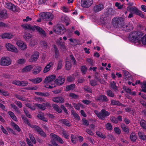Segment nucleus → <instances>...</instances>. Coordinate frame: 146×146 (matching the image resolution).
<instances>
[{
    "label": "nucleus",
    "instance_id": "37998d69",
    "mask_svg": "<svg viewBox=\"0 0 146 146\" xmlns=\"http://www.w3.org/2000/svg\"><path fill=\"white\" fill-rule=\"evenodd\" d=\"M54 50L55 57L56 58H58L59 56V50L56 46H54Z\"/></svg>",
    "mask_w": 146,
    "mask_h": 146
},
{
    "label": "nucleus",
    "instance_id": "39448f33",
    "mask_svg": "<svg viewBox=\"0 0 146 146\" xmlns=\"http://www.w3.org/2000/svg\"><path fill=\"white\" fill-rule=\"evenodd\" d=\"M41 18L44 21H50L54 18V15L51 13L43 12L40 14Z\"/></svg>",
    "mask_w": 146,
    "mask_h": 146
},
{
    "label": "nucleus",
    "instance_id": "7ed1b4c3",
    "mask_svg": "<svg viewBox=\"0 0 146 146\" xmlns=\"http://www.w3.org/2000/svg\"><path fill=\"white\" fill-rule=\"evenodd\" d=\"M2 3L5 7L13 12H17L19 11L20 9L18 7L9 2L7 0H3Z\"/></svg>",
    "mask_w": 146,
    "mask_h": 146
},
{
    "label": "nucleus",
    "instance_id": "58836bf2",
    "mask_svg": "<svg viewBox=\"0 0 146 146\" xmlns=\"http://www.w3.org/2000/svg\"><path fill=\"white\" fill-rule=\"evenodd\" d=\"M66 69L67 70H70L72 67V65L71 62L69 61H66Z\"/></svg>",
    "mask_w": 146,
    "mask_h": 146
},
{
    "label": "nucleus",
    "instance_id": "79ce46f5",
    "mask_svg": "<svg viewBox=\"0 0 146 146\" xmlns=\"http://www.w3.org/2000/svg\"><path fill=\"white\" fill-rule=\"evenodd\" d=\"M61 121L63 123L68 127L70 126L71 125V124L70 123L69 121L66 119H62Z\"/></svg>",
    "mask_w": 146,
    "mask_h": 146
},
{
    "label": "nucleus",
    "instance_id": "5fc2aeb1",
    "mask_svg": "<svg viewBox=\"0 0 146 146\" xmlns=\"http://www.w3.org/2000/svg\"><path fill=\"white\" fill-rule=\"evenodd\" d=\"M142 92L145 93L146 92V81L143 82L142 85L141 86Z\"/></svg>",
    "mask_w": 146,
    "mask_h": 146
},
{
    "label": "nucleus",
    "instance_id": "20e7f679",
    "mask_svg": "<svg viewBox=\"0 0 146 146\" xmlns=\"http://www.w3.org/2000/svg\"><path fill=\"white\" fill-rule=\"evenodd\" d=\"M94 112L97 117L102 120H105L110 114V112L106 111L104 109L101 110L100 112H98L96 110Z\"/></svg>",
    "mask_w": 146,
    "mask_h": 146
},
{
    "label": "nucleus",
    "instance_id": "2f4dec72",
    "mask_svg": "<svg viewBox=\"0 0 146 146\" xmlns=\"http://www.w3.org/2000/svg\"><path fill=\"white\" fill-rule=\"evenodd\" d=\"M13 35L11 33H5L2 34L1 36L3 38H12Z\"/></svg>",
    "mask_w": 146,
    "mask_h": 146
},
{
    "label": "nucleus",
    "instance_id": "c756f323",
    "mask_svg": "<svg viewBox=\"0 0 146 146\" xmlns=\"http://www.w3.org/2000/svg\"><path fill=\"white\" fill-rule=\"evenodd\" d=\"M52 107L54 110L60 113L62 112V110L60 108L59 106L57 104H54L52 105Z\"/></svg>",
    "mask_w": 146,
    "mask_h": 146
},
{
    "label": "nucleus",
    "instance_id": "cd10ccee",
    "mask_svg": "<svg viewBox=\"0 0 146 146\" xmlns=\"http://www.w3.org/2000/svg\"><path fill=\"white\" fill-rule=\"evenodd\" d=\"M29 80L35 84H37L42 81V79L41 78L37 77L35 78L29 79Z\"/></svg>",
    "mask_w": 146,
    "mask_h": 146
},
{
    "label": "nucleus",
    "instance_id": "680f3d73",
    "mask_svg": "<svg viewBox=\"0 0 146 146\" xmlns=\"http://www.w3.org/2000/svg\"><path fill=\"white\" fill-rule=\"evenodd\" d=\"M62 133L63 134V135L64 138L68 139H69V135L68 133H67L66 131L65 130H62Z\"/></svg>",
    "mask_w": 146,
    "mask_h": 146
},
{
    "label": "nucleus",
    "instance_id": "393cba45",
    "mask_svg": "<svg viewBox=\"0 0 146 146\" xmlns=\"http://www.w3.org/2000/svg\"><path fill=\"white\" fill-rule=\"evenodd\" d=\"M41 70V68L40 66H36L33 69V73L35 75L37 74L40 73Z\"/></svg>",
    "mask_w": 146,
    "mask_h": 146
},
{
    "label": "nucleus",
    "instance_id": "c9c22d12",
    "mask_svg": "<svg viewBox=\"0 0 146 146\" xmlns=\"http://www.w3.org/2000/svg\"><path fill=\"white\" fill-rule=\"evenodd\" d=\"M138 135L141 139L143 141H146V135L143 133L139 132L138 133Z\"/></svg>",
    "mask_w": 146,
    "mask_h": 146
},
{
    "label": "nucleus",
    "instance_id": "774afa93",
    "mask_svg": "<svg viewBox=\"0 0 146 146\" xmlns=\"http://www.w3.org/2000/svg\"><path fill=\"white\" fill-rule=\"evenodd\" d=\"M87 70V68L85 66H82L81 68V71L84 74H85Z\"/></svg>",
    "mask_w": 146,
    "mask_h": 146
},
{
    "label": "nucleus",
    "instance_id": "ddd939ff",
    "mask_svg": "<svg viewBox=\"0 0 146 146\" xmlns=\"http://www.w3.org/2000/svg\"><path fill=\"white\" fill-rule=\"evenodd\" d=\"M5 47L7 48L8 50L9 51L16 53H17L18 52L17 49L13 45L10 43H7L6 44Z\"/></svg>",
    "mask_w": 146,
    "mask_h": 146
},
{
    "label": "nucleus",
    "instance_id": "e2e57ef3",
    "mask_svg": "<svg viewBox=\"0 0 146 146\" xmlns=\"http://www.w3.org/2000/svg\"><path fill=\"white\" fill-rule=\"evenodd\" d=\"M69 96L75 99H77L78 98V96L73 93H70L69 95Z\"/></svg>",
    "mask_w": 146,
    "mask_h": 146
},
{
    "label": "nucleus",
    "instance_id": "f257e3e1",
    "mask_svg": "<svg viewBox=\"0 0 146 146\" xmlns=\"http://www.w3.org/2000/svg\"><path fill=\"white\" fill-rule=\"evenodd\" d=\"M144 33L141 31H133L130 33L128 36L129 39L131 42L140 44L142 43L146 45V35L143 36Z\"/></svg>",
    "mask_w": 146,
    "mask_h": 146
},
{
    "label": "nucleus",
    "instance_id": "864d4df0",
    "mask_svg": "<svg viewBox=\"0 0 146 146\" xmlns=\"http://www.w3.org/2000/svg\"><path fill=\"white\" fill-rule=\"evenodd\" d=\"M15 96L18 99L22 101H25V97H23L21 96H20L18 94H15Z\"/></svg>",
    "mask_w": 146,
    "mask_h": 146
},
{
    "label": "nucleus",
    "instance_id": "49530a36",
    "mask_svg": "<svg viewBox=\"0 0 146 146\" xmlns=\"http://www.w3.org/2000/svg\"><path fill=\"white\" fill-rule=\"evenodd\" d=\"M33 67L31 65H29L25 67L23 69V72H28L30 71L33 68Z\"/></svg>",
    "mask_w": 146,
    "mask_h": 146
},
{
    "label": "nucleus",
    "instance_id": "1a4fd4ad",
    "mask_svg": "<svg viewBox=\"0 0 146 146\" xmlns=\"http://www.w3.org/2000/svg\"><path fill=\"white\" fill-rule=\"evenodd\" d=\"M93 3V0H81V6L84 8H88L90 7Z\"/></svg>",
    "mask_w": 146,
    "mask_h": 146
},
{
    "label": "nucleus",
    "instance_id": "aec40b11",
    "mask_svg": "<svg viewBox=\"0 0 146 146\" xmlns=\"http://www.w3.org/2000/svg\"><path fill=\"white\" fill-rule=\"evenodd\" d=\"M106 15L108 16H112L115 13V11L113 9L111 8L107 9L106 10Z\"/></svg>",
    "mask_w": 146,
    "mask_h": 146
},
{
    "label": "nucleus",
    "instance_id": "c85d7f7f",
    "mask_svg": "<svg viewBox=\"0 0 146 146\" xmlns=\"http://www.w3.org/2000/svg\"><path fill=\"white\" fill-rule=\"evenodd\" d=\"M0 16L1 18H5L7 17V11L5 9L0 10Z\"/></svg>",
    "mask_w": 146,
    "mask_h": 146
},
{
    "label": "nucleus",
    "instance_id": "338daca9",
    "mask_svg": "<svg viewBox=\"0 0 146 146\" xmlns=\"http://www.w3.org/2000/svg\"><path fill=\"white\" fill-rule=\"evenodd\" d=\"M26 106L30 108L31 109L33 110H34L36 109L35 106H33L31 104L29 103H27L26 104Z\"/></svg>",
    "mask_w": 146,
    "mask_h": 146
},
{
    "label": "nucleus",
    "instance_id": "052dcab7",
    "mask_svg": "<svg viewBox=\"0 0 146 146\" xmlns=\"http://www.w3.org/2000/svg\"><path fill=\"white\" fill-rule=\"evenodd\" d=\"M105 126L108 130H111L112 129V126L110 123H107L105 125Z\"/></svg>",
    "mask_w": 146,
    "mask_h": 146
},
{
    "label": "nucleus",
    "instance_id": "f8f14e48",
    "mask_svg": "<svg viewBox=\"0 0 146 146\" xmlns=\"http://www.w3.org/2000/svg\"><path fill=\"white\" fill-rule=\"evenodd\" d=\"M96 100L98 101L102 102H108L109 99L107 97L104 95L101 94L98 96H97L96 98Z\"/></svg>",
    "mask_w": 146,
    "mask_h": 146
},
{
    "label": "nucleus",
    "instance_id": "9b49d317",
    "mask_svg": "<svg viewBox=\"0 0 146 146\" xmlns=\"http://www.w3.org/2000/svg\"><path fill=\"white\" fill-rule=\"evenodd\" d=\"M66 31V29L63 26L59 25L54 30V31L57 34L60 35L63 34Z\"/></svg>",
    "mask_w": 146,
    "mask_h": 146
},
{
    "label": "nucleus",
    "instance_id": "0e129e2a",
    "mask_svg": "<svg viewBox=\"0 0 146 146\" xmlns=\"http://www.w3.org/2000/svg\"><path fill=\"white\" fill-rule=\"evenodd\" d=\"M21 117L22 119L24 120L25 122L31 127V125H30V123L29 122V120L27 119L26 117L24 115H22Z\"/></svg>",
    "mask_w": 146,
    "mask_h": 146
},
{
    "label": "nucleus",
    "instance_id": "13d9d810",
    "mask_svg": "<svg viewBox=\"0 0 146 146\" xmlns=\"http://www.w3.org/2000/svg\"><path fill=\"white\" fill-rule=\"evenodd\" d=\"M84 89L85 91H87L89 93H92V89L89 86H85L84 87Z\"/></svg>",
    "mask_w": 146,
    "mask_h": 146
},
{
    "label": "nucleus",
    "instance_id": "5701e85b",
    "mask_svg": "<svg viewBox=\"0 0 146 146\" xmlns=\"http://www.w3.org/2000/svg\"><path fill=\"white\" fill-rule=\"evenodd\" d=\"M122 30L124 31L128 32L131 30L133 29V27L132 25L130 23L128 24L127 25H123Z\"/></svg>",
    "mask_w": 146,
    "mask_h": 146
},
{
    "label": "nucleus",
    "instance_id": "b1692460",
    "mask_svg": "<svg viewBox=\"0 0 146 146\" xmlns=\"http://www.w3.org/2000/svg\"><path fill=\"white\" fill-rule=\"evenodd\" d=\"M111 104L112 105L121 106L123 107H125L126 106L121 103L118 100H111Z\"/></svg>",
    "mask_w": 146,
    "mask_h": 146
},
{
    "label": "nucleus",
    "instance_id": "bb28decb",
    "mask_svg": "<svg viewBox=\"0 0 146 146\" xmlns=\"http://www.w3.org/2000/svg\"><path fill=\"white\" fill-rule=\"evenodd\" d=\"M73 106L75 108V109L77 110H79L80 109V107L83 108V105L80 103H78L77 104L73 102L72 103Z\"/></svg>",
    "mask_w": 146,
    "mask_h": 146
},
{
    "label": "nucleus",
    "instance_id": "2eb2a0df",
    "mask_svg": "<svg viewBox=\"0 0 146 146\" xmlns=\"http://www.w3.org/2000/svg\"><path fill=\"white\" fill-rule=\"evenodd\" d=\"M127 10L133 14H135L136 15L137 14V13L139 11L135 7H132L130 6H128L127 7Z\"/></svg>",
    "mask_w": 146,
    "mask_h": 146
},
{
    "label": "nucleus",
    "instance_id": "c03bdc74",
    "mask_svg": "<svg viewBox=\"0 0 146 146\" xmlns=\"http://www.w3.org/2000/svg\"><path fill=\"white\" fill-rule=\"evenodd\" d=\"M11 106L13 108L17 113L20 114V113L19 109L15 104H11Z\"/></svg>",
    "mask_w": 146,
    "mask_h": 146
},
{
    "label": "nucleus",
    "instance_id": "423d86ee",
    "mask_svg": "<svg viewBox=\"0 0 146 146\" xmlns=\"http://www.w3.org/2000/svg\"><path fill=\"white\" fill-rule=\"evenodd\" d=\"M113 25L114 27H122L123 24V20L121 17H115L112 20Z\"/></svg>",
    "mask_w": 146,
    "mask_h": 146
},
{
    "label": "nucleus",
    "instance_id": "473e14b6",
    "mask_svg": "<svg viewBox=\"0 0 146 146\" xmlns=\"http://www.w3.org/2000/svg\"><path fill=\"white\" fill-rule=\"evenodd\" d=\"M32 37V35L29 33H26L23 36V38L27 41H29L30 40Z\"/></svg>",
    "mask_w": 146,
    "mask_h": 146
},
{
    "label": "nucleus",
    "instance_id": "ea45409f",
    "mask_svg": "<svg viewBox=\"0 0 146 146\" xmlns=\"http://www.w3.org/2000/svg\"><path fill=\"white\" fill-rule=\"evenodd\" d=\"M110 85L111 88L114 90L115 91L117 90V87L116 86V83L115 81H112L110 83Z\"/></svg>",
    "mask_w": 146,
    "mask_h": 146
},
{
    "label": "nucleus",
    "instance_id": "4468645a",
    "mask_svg": "<svg viewBox=\"0 0 146 146\" xmlns=\"http://www.w3.org/2000/svg\"><path fill=\"white\" fill-rule=\"evenodd\" d=\"M65 78L64 77L61 76H59L55 80V83L58 85H61L64 84L65 82Z\"/></svg>",
    "mask_w": 146,
    "mask_h": 146
},
{
    "label": "nucleus",
    "instance_id": "3c124183",
    "mask_svg": "<svg viewBox=\"0 0 146 146\" xmlns=\"http://www.w3.org/2000/svg\"><path fill=\"white\" fill-rule=\"evenodd\" d=\"M61 20L62 22L64 23L69 21V19L66 16L63 15L61 17Z\"/></svg>",
    "mask_w": 146,
    "mask_h": 146
},
{
    "label": "nucleus",
    "instance_id": "f704fd0d",
    "mask_svg": "<svg viewBox=\"0 0 146 146\" xmlns=\"http://www.w3.org/2000/svg\"><path fill=\"white\" fill-rule=\"evenodd\" d=\"M8 113L10 117L15 121H17V118L14 113L11 111H9Z\"/></svg>",
    "mask_w": 146,
    "mask_h": 146
},
{
    "label": "nucleus",
    "instance_id": "09e8293b",
    "mask_svg": "<svg viewBox=\"0 0 146 146\" xmlns=\"http://www.w3.org/2000/svg\"><path fill=\"white\" fill-rule=\"evenodd\" d=\"M130 137L131 141L133 142H135L137 138L136 135L134 133L131 134Z\"/></svg>",
    "mask_w": 146,
    "mask_h": 146
},
{
    "label": "nucleus",
    "instance_id": "0eeeda50",
    "mask_svg": "<svg viewBox=\"0 0 146 146\" xmlns=\"http://www.w3.org/2000/svg\"><path fill=\"white\" fill-rule=\"evenodd\" d=\"M31 127L35 129L41 136L44 137H46V134L40 127L35 125H32L31 126Z\"/></svg>",
    "mask_w": 146,
    "mask_h": 146
},
{
    "label": "nucleus",
    "instance_id": "dca6fc26",
    "mask_svg": "<svg viewBox=\"0 0 146 146\" xmlns=\"http://www.w3.org/2000/svg\"><path fill=\"white\" fill-rule=\"evenodd\" d=\"M35 29H36L42 37H44L46 36L45 32L43 29L36 26H35Z\"/></svg>",
    "mask_w": 146,
    "mask_h": 146
},
{
    "label": "nucleus",
    "instance_id": "f03ea898",
    "mask_svg": "<svg viewBox=\"0 0 146 146\" xmlns=\"http://www.w3.org/2000/svg\"><path fill=\"white\" fill-rule=\"evenodd\" d=\"M56 78V76L52 75L46 77L44 80V83L47 84H51V85H46L45 87L47 88L52 89L55 86L54 80Z\"/></svg>",
    "mask_w": 146,
    "mask_h": 146
},
{
    "label": "nucleus",
    "instance_id": "8fccbe9b",
    "mask_svg": "<svg viewBox=\"0 0 146 146\" xmlns=\"http://www.w3.org/2000/svg\"><path fill=\"white\" fill-rule=\"evenodd\" d=\"M11 125L13 126V127L15 128L16 130H17L18 132L20 131L21 130V129L14 122H13L12 123Z\"/></svg>",
    "mask_w": 146,
    "mask_h": 146
},
{
    "label": "nucleus",
    "instance_id": "412c9836",
    "mask_svg": "<svg viewBox=\"0 0 146 146\" xmlns=\"http://www.w3.org/2000/svg\"><path fill=\"white\" fill-rule=\"evenodd\" d=\"M16 44L17 45L20 47L22 50H25L27 48V45L22 41H18Z\"/></svg>",
    "mask_w": 146,
    "mask_h": 146
},
{
    "label": "nucleus",
    "instance_id": "69168bd1",
    "mask_svg": "<svg viewBox=\"0 0 146 146\" xmlns=\"http://www.w3.org/2000/svg\"><path fill=\"white\" fill-rule=\"evenodd\" d=\"M123 72L124 76L126 78L130 76V74L129 73L125 70H123Z\"/></svg>",
    "mask_w": 146,
    "mask_h": 146
},
{
    "label": "nucleus",
    "instance_id": "4d7b16f0",
    "mask_svg": "<svg viewBox=\"0 0 146 146\" xmlns=\"http://www.w3.org/2000/svg\"><path fill=\"white\" fill-rule=\"evenodd\" d=\"M96 133L98 137L102 138L105 139L106 138L105 135L104 134H102V133L100 131L97 132Z\"/></svg>",
    "mask_w": 146,
    "mask_h": 146
},
{
    "label": "nucleus",
    "instance_id": "6e6d98bb",
    "mask_svg": "<svg viewBox=\"0 0 146 146\" xmlns=\"http://www.w3.org/2000/svg\"><path fill=\"white\" fill-rule=\"evenodd\" d=\"M62 61L60 60L58 62L57 66V70H60L62 67Z\"/></svg>",
    "mask_w": 146,
    "mask_h": 146
},
{
    "label": "nucleus",
    "instance_id": "de8ad7c7",
    "mask_svg": "<svg viewBox=\"0 0 146 146\" xmlns=\"http://www.w3.org/2000/svg\"><path fill=\"white\" fill-rule=\"evenodd\" d=\"M40 44L44 49H46L48 46L47 43L45 41H42L40 42Z\"/></svg>",
    "mask_w": 146,
    "mask_h": 146
},
{
    "label": "nucleus",
    "instance_id": "bf43d9fd",
    "mask_svg": "<svg viewBox=\"0 0 146 146\" xmlns=\"http://www.w3.org/2000/svg\"><path fill=\"white\" fill-rule=\"evenodd\" d=\"M83 125L86 126H88L89 124V122L86 118H83L82 119Z\"/></svg>",
    "mask_w": 146,
    "mask_h": 146
},
{
    "label": "nucleus",
    "instance_id": "e433bc0d",
    "mask_svg": "<svg viewBox=\"0 0 146 146\" xmlns=\"http://www.w3.org/2000/svg\"><path fill=\"white\" fill-rule=\"evenodd\" d=\"M76 86L74 84H72L67 86L66 87V90L69 91L71 90H73L75 88Z\"/></svg>",
    "mask_w": 146,
    "mask_h": 146
},
{
    "label": "nucleus",
    "instance_id": "6ab92c4d",
    "mask_svg": "<svg viewBox=\"0 0 146 146\" xmlns=\"http://www.w3.org/2000/svg\"><path fill=\"white\" fill-rule=\"evenodd\" d=\"M104 8V6L101 4L96 5L93 8V11L96 13L102 10Z\"/></svg>",
    "mask_w": 146,
    "mask_h": 146
},
{
    "label": "nucleus",
    "instance_id": "9d476101",
    "mask_svg": "<svg viewBox=\"0 0 146 146\" xmlns=\"http://www.w3.org/2000/svg\"><path fill=\"white\" fill-rule=\"evenodd\" d=\"M34 106L36 107L38 109L43 111L45 110L46 108H49L50 106V104L48 102L44 103L42 104L36 103Z\"/></svg>",
    "mask_w": 146,
    "mask_h": 146
},
{
    "label": "nucleus",
    "instance_id": "4be33fe9",
    "mask_svg": "<svg viewBox=\"0 0 146 146\" xmlns=\"http://www.w3.org/2000/svg\"><path fill=\"white\" fill-rule=\"evenodd\" d=\"M35 26H33L29 24H24L22 25L21 27L25 29H29L34 31L35 29Z\"/></svg>",
    "mask_w": 146,
    "mask_h": 146
},
{
    "label": "nucleus",
    "instance_id": "4c0bfd02",
    "mask_svg": "<svg viewBox=\"0 0 146 146\" xmlns=\"http://www.w3.org/2000/svg\"><path fill=\"white\" fill-rule=\"evenodd\" d=\"M36 94L38 95H40L44 97H48L50 95V94L48 92L42 93L40 92H36Z\"/></svg>",
    "mask_w": 146,
    "mask_h": 146
},
{
    "label": "nucleus",
    "instance_id": "603ef678",
    "mask_svg": "<svg viewBox=\"0 0 146 146\" xmlns=\"http://www.w3.org/2000/svg\"><path fill=\"white\" fill-rule=\"evenodd\" d=\"M106 92L107 95L109 97L113 98L114 96L113 92L110 90H108Z\"/></svg>",
    "mask_w": 146,
    "mask_h": 146
},
{
    "label": "nucleus",
    "instance_id": "a19ab883",
    "mask_svg": "<svg viewBox=\"0 0 146 146\" xmlns=\"http://www.w3.org/2000/svg\"><path fill=\"white\" fill-rule=\"evenodd\" d=\"M140 124L143 129L146 130V121L143 119L141 120Z\"/></svg>",
    "mask_w": 146,
    "mask_h": 146
},
{
    "label": "nucleus",
    "instance_id": "7c9ffc66",
    "mask_svg": "<svg viewBox=\"0 0 146 146\" xmlns=\"http://www.w3.org/2000/svg\"><path fill=\"white\" fill-rule=\"evenodd\" d=\"M121 127L122 130L125 132L128 133H129V129L127 126L124 123L121 124Z\"/></svg>",
    "mask_w": 146,
    "mask_h": 146
},
{
    "label": "nucleus",
    "instance_id": "a878e982",
    "mask_svg": "<svg viewBox=\"0 0 146 146\" xmlns=\"http://www.w3.org/2000/svg\"><path fill=\"white\" fill-rule=\"evenodd\" d=\"M52 100L54 102L60 103H63L64 101V99L61 97H54Z\"/></svg>",
    "mask_w": 146,
    "mask_h": 146
},
{
    "label": "nucleus",
    "instance_id": "72a5a7b5",
    "mask_svg": "<svg viewBox=\"0 0 146 146\" xmlns=\"http://www.w3.org/2000/svg\"><path fill=\"white\" fill-rule=\"evenodd\" d=\"M57 43L58 45L60 46V48L62 49H66V46L64 42H63L62 41L57 40Z\"/></svg>",
    "mask_w": 146,
    "mask_h": 146
},
{
    "label": "nucleus",
    "instance_id": "f3484780",
    "mask_svg": "<svg viewBox=\"0 0 146 146\" xmlns=\"http://www.w3.org/2000/svg\"><path fill=\"white\" fill-rule=\"evenodd\" d=\"M39 56V53L38 52H35L31 56L30 62H33L36 61L38 58Z\"/></svg>",
    "mask_w": 146,
    "mask_h": 146
},
{
    "label": "nucleus",
    "instance_id": "6e6552de",
    "mask_svg": "<svg viewBox=\"0 0 146 146\" xmlns=\"http://www.w3.org/2000/svg\"><path fill=\"white\" fill-rule=\"evenodd\" d=\"M11 60L8 57H2L1 60L0 64L2 66H8L11 63Z\"/></svg>",
    "mask_w": 146,
    "mask_h": 146
},
{
    "label": "nucleus",
    "instance_id": "a211bd4d",
    "mask_svg": "<svg viewBox=\"0 0 146 146\" xmlns=\"http://www.w3.org/2000/svg\"><path fill=\"white\" fill-rule=\"evenodd\" d=\"M54 64V62L51 61L49 63L47 64L45 67L44 70H43V72L46 73L48 72L51 69L53 68V65Z\"/></svg>",
    "mask_w": 146,
    "mask_h": 146
},
{
    "label": "nucleus",
    "instance_id": "a18cd8bd",
    "mask_svg": "<svg viewBox=\"0 0 146 146\" xmlns=\"http://www.w3.org/2000/svg\"><path fill=\"white\" fill-rule=\"evenodd\" d=\"M37 117L39 119L42 120L44 121L47 122L48 121V120L46 119L44 116L41 115V114H38L37 116Z\"/></svg>",
    "mask_w": 146,
    "mask_h": 146
}]
</instances>
